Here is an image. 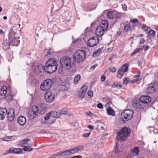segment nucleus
Wrapping results in <instances>:
<instances>
[{"label":"nucleus","instance_id":"obj_11","mask_svg":"<svg viewBox=\"0 0 158 158\" xmlns=\"http://www.w3.org/2000/svg\"><path fill=\"white\" fill-rule=\"evenodd\" d=\"M57 66H50L45 65L44 66V70L47 74H52L55 72L57 70Z\"/></svg>","mask_w":158,"mask_h":158},{"label":"nucleus","instance_id":"obj_64","mask_svg":"<svg viewBox=\"0 0 158 158\" xmlns=\"http://www.w3.org/2000/svg\"><path fill=\"white\" fill-rule=\"evenodd\" d=\"M149 47L148 46H146L144 48V50L145 51H147L149 48Z\"/></svg>","mask_w":158,"mask_h":158},{"label":"nucleus","instance_id":"obj_15","mask_svg":"<svg viewBox=\"0 0 158 158\" xmlns=\"http://www.w3.org/2000/svg\"><path fill=\"white\" fill-rule=\"evenodd\" d=\"M22 152V150L20 148H11L5 152L4 155H6L9 153L21 154Z\"/></svg>","mask_w":158,"mask_h":158},{"label":"nucleus","instance_id":"obj_42","mask_svg":"<svg viewBox=\"0 0 158 158\" xmlns=\"http://www.w3.org/2000/svg\"><path fill=\"white\" fill-rule=\"evenodd\" d=\"M61 112L63 114H66L68 113V109L66 108H63L61 110Z\"/></svg>","mask_w":158,"mask_h":158},{"label":"nucleus","instance_id":"obj_43","mask_svg":"<svg viewBox=\"0 0 158 158\" xmlns=\"http://www.w3.org/2000/svg\"><path fill=\"white\" fill-rule=\"evenodd\" d=\"M133 152L135 153L136 155H138L139 152V150L137 147H135L134 148L133 150Z\"/></svg>","mask_w":158,"mask_h":158},{"label":"nucleus","instance_id":"obj_28","mask_svg":"<svg viewBox=\"0 0 158 158\" xmlns=\"http://www.w3.org/2000/svg\"><path fill=\"white\" fill-rule=\"evenodd\" d=\"M31 111L33 112V114H35V115H37L38 114L39 111L38 108L37 106H32Z\"/></svg>","mask_w":158,"mask_h":158},{"label":"nucleus","instance_id":"obj_39","mask_svg":"<svg viewBox=\"0 0 158 158\" xmlns=\"http://www.w3.org/2000/svg\"><path fill=\"white\" fill-rule=\"evenodd\" d=\"M52 113V111H51L46 114V115L44 117V120L46 121L48 120L49 118Z\"/></svg>","mask_w":158,"mask_h":158},{"label":"nucleus","instance_id":"obj_22","mask_svg":"<svg viewBox=\"0 0 158 158\" xmlns=\"http://www.w3.org/2000/svg\"><path fill=\"white\" fill-rule=\"evenodd\" d=\"M12 43V42H9V40H8V41L7 40H4L2 43V47L3 49L5 50L8 49L10 48V44Z\"/></svg>","mask_w":158,"mask_h":158},{"label":"nucleus","instance_id":"obj_3","mask_svg":"<svg viewBox=\"0 0 158 158\" xmlns=\"http://www.w3.org/2000/svg\"><path fill=\"white\" fill-rule=\"evenodd\" d=\"M134 111L132 110L127 109L122 113L121 119L124 123L131 119L133 117Z\"/></svg>","mask_w":158,"mask_h":158},{"label":"nucleus","instance_id":"obj_61","mask_svg":"<svg viewBox=\"0 0 158 158\" xmlns=\"http://www.w3.org/2000/svg\"><path fill=\"white\" fill-rule=\"evenodd\" d=\"M140 80L138 79H135V80H132L131 81V83H135V82L137 81H139Z\"/></svg>","mask_w":158,"mask_h":158},{"label":"nucleus","instance_id":"obj_45","mask_svg":"<svg viewBox=\"0 0 158 158\" xmlns=\"http://www.w3.org/2000/svg\"><path fill=\"white\" fill-rule=\"evenodd\" d=\"M141 49V48H136L134 50L133 53H132V54L131 55V56H132L133 55H134L136 54V53L139 52Z\"/></svg>","mask_w":158,"mask_h":158},{"label":"nucleus","instance_id":"obj_58","mask_svg":"<svg viewBox=\"0 0 158 158\" xmlns=\"http://www.w3.org/2000/svg\"><path fill=\"white\" fill-rule=\"evenodd\" d=\"M153 130V132L155 134H156V132L157 133H158V132L157 131L156 129L155 130L154 128L152 127H150Z\"/></svg>","mask_w":158,"mask_h":158},{"label":"nucleus","instance_id":"obj_41","mask_svg":"<svg viewBox=\"0 0 158 158\" xmlns=\"http://www.w3.org/2000/svg\"><path fill=\"white\" fill-rule=\"evenodd\" d=\"M33 149V148L29 147L28 146H24V148H23V150L26 152L31 151H32Z\"/></svg>","mask_w":158,"mask_h":158},{"label":"nucleus","instance_id":"obj_62","mask_svg":"<svg viewBox=\"0 0 158 158\" xmlns=\"http://www.w3.org/2000/svg\"><path fill=\"white\" fill-rule=\"evenodd\" d=\"M87 128H89L90 130H93L94 128V127L91 125H89L88 126Z\"/></svg>","mask_w":158,"mask_h":158},{"label":"nucleus","instance_id":"obj_19","mask_svg":"<svg viewBox=\"0 0 158 158\" xmlns=\"http://www.w3.org/2000/svg\"><path fill=\"white\" fill-rule=\"evenodd\" d=\"M45 65L50 66H56L58 67V63L55 59H50L46 62Z\"/></svg>","mask_w":158,"mask_h":158},{"label":"nucleus","instance_id":"obj_63","mask_svg":"<svg viewBox=\"0 0 158 158\" xmlns=\"http://www.w3.org/2000/svg\"><path fill=\"white\" fill-rule=\"evenodd\" d=\"M152 40L151 38L148 37L147 40V42L148 43H150L152 41Z\"/></svg>","mask_w":158,"mask_h":158},{"label":"nucleus","instance_id":"obj_1","mask_svg":"<svg viewBox=\"0 0 158 158\" xmlns=\"http://www.w3.org/2000/svg\"><path fill=\"white\" fill-rule=\"evenodd\" d=\"M151 98L148 96H142L139 99L136 100L132 104L133 107L139 109H143V104H149L151 102Z\"/></svg>","mask_w":158,"mask_h":158},{"label":"nucleus","instance_id":"obj_55","mask_svg":"<svg viewBox=\"0 0 158 158\" xmlns=\"http://www.w3.org/2000/svg\"><path fill=\"white\" fill-rule=\"evenodd\" d=\"M97 66L98 64H94L91 67L90 69H91L94 70L96 66Z\"/></svg>","mask_w":158,"mask_h":158},{"label":"nucleus","instance_id":"obj_21","mask_svg":"<svg viewBox=\"0 0 158 158\" xmlns=\"http://www.w3.org/2000/svg\"><path fill=\"white\" fill-rule=\"evenodd\" d=\"M17 120L18 124L22 126H23L26 122L25 118L22 116L19 117Z\"/></svg>","mask_w":158,"mask_h":158},{"label":"nucleus","instance_id":"obj_46","mask_svg":"<svg viewBox=\"0 0 158 158\" xmlns=\"http://www.w3.org/2000/svg\"><path fill=\"white\" fill-rule=\"evenodd\" d=\"M142 28L143 31H147L148 30V27L145 24H143L142 25Z\"/></svg>","mask_w":158,"mask_h":158},{"label":"nucleus","instance_id":"obj_14","mask_svg":"<svg viewBox=\"0 0 158 158\" xmlns=\"http://www.w3.org/2000/svg\"><path fill=\"white\" fill-rule=\"evenodd\" d=\"M44 71V66L42 64L36 66L34 69L35 73L40 77L43 75Z\"/></svg>","mask_w":158,"mask_h":158},{"label":"nucleus","instance_id":"obj_27","mask_svg":"<svg viewBox=\"0 0 158 158\" xmlns=\"http://www.w3.org/2000/svg\"><path fill=\"white\" fill-rule=\"evenodd\" d=\"M122 85H121L119 82H115L111 86L112 88H116L118 89H121L122 87Z\"/></svg>","mask_w":158,"mask_h":158},{"label":"nucleus","instance_id":"obj_23","mask_svg":"<svg viewBox=\"0 0 158 158\" xmlns=\"http://www.w3.org/2000/svg\"><path fill=\"white\" fill-rule=\"evenodd\" d=\"M99 26H101L104 28L105 30H106L108 26V21L106 20H102Z\"/></svg>","mask_w":158,"mask_h":158},{"label":"nucleus","instance_id":"obj_50","mask_svg":"<svg viewBox=\"0 0 158 158\" xmlns=\"http://www.w3.org/2000/svg\"><path fill=\"white\" fill-rule=\"evenodd\" d=\"M91 133V131H90L89 132L87 133H85L83 134V136L84 137H87L89 136L90 134Z\"/></svg>","mask_w":158,"mask_h":158},{"label":"nucleus","instance_id":"obj_4","mask_svg":"<svg viewBox=\"0 0 158 158\" xmlns=\"http://www.w3.org/2000/svg\"><path fill=\"white\" fill-rule=\"evenodd\" d=\"M86 53L85 51L79 50L75 52L73 55V60L76 62H82L85 58Z\"/></svg>","mask_w":158,"mask_h":158},{"label":"nucleus","instance_id":"obj_13","mask_svg":"<svg viewBox=\"0 0 158 158\" xmlns=\"http://www.w3.org/2000/svg\"><path fill=\"white\" fill-rule=\"evenodd\" d=\"M128 64H125L122 67L121 69H119L118 71L117 77L119 78H121L123 76V73L126 72L128 69Z\"/></svg>","mask_w":158,"mask_h":158},{"label":"nucleus","instance_id":"obj_37","mask_svg":"<svg viewBox=\"0 0 158 158\" xmlns=\"http://www.w3.org/2000/svg\"><path fill=\"white\" fill-rule=\"evenodd\" d=\"M81 78V76L80 75L77 74L76 76L74 79V82L75 84H77L79 81L80 80Z\"/></svg>","mask_w":158,"mask_h":158},{"label":"nucleus","instance_id":"obj_17","mask_svg":"<svg viewBox=\"0 0 158 158\" xmlns=\"http://www.w3.org/2000/svg\"><path fill=\"white\" fill-rule=\"evenodd\" d=\"M15 110L11 108L8 110L7 117L8 119L10 121H13L15 118Z\"/></svg>","mask_w":158,"mask_h":158},{"label":"nucleus","instance_id":"obj_51","mask_svg":"<svg viewBox=\"0 0 158 158\" xmlns=\"http://www.w3.org/2000/svg\"><path fill=\"white\" fill-rule=\"evenodd\" d=\"M106 77L105 76L104 74L102 75L101 77V81H103V82L105 81L106 79Z\"/></svg>","mask_w":158,"mask_h":158},{"label":"nucleus","instance_id":"obj_48","mask_svg":"<svg viewBox=\"0 0 158 158\" xmlns=\"http://www.w3.org/2000/svg\"><path fill=\"white\" fill-rule=\"evenodd\" d=\"M87 94L90 98H92L93 96V93L91 90H89L87 92Z\"/></svg>","mask_w":158,"mask_h":158},{"label":"nucleus","instance_id":"obj_18","mask_svg":"<svg viewBox=\"0 0 158 158\" xmlns=\"http://www.w3.org/2000/svg\"><path fill=\"white\" fill-rule=\"evenodd\" d=\"M106 30L101 26H98L96 30V34L98 36H102L104 34V32Z\"/></svg>","mask_w":158,"mask_h":158},{"label":"nucleus","instance_id":"obj_54","mask_svg":"<svg viewBox=\"0 0 158 158\" xmlns=\"http://www.w3.org/2000/svg\"><path fill=\"white\" fill-rule=\"evenodd\" d=\"M86 114L87 115L92 117V115H93V113L90 111L87 112Z\"/></svg>","mask_w":158,"mask_h":158},{"label":"nucleus","instance_id":"obj_5","mask_svg":"<svg viewBox=\"0 0 158 158\" xmlns=\"http://www.w3.org/2000/svg\"><path fill=\"white\" fill-rule=\"evenodd\" d=\"M131 131L127 127H123L122 130L119 132V134L117 133V138L118 140L122 141L126 140L127 137L130 135Z\"/></svg>","mask_w":158,"mask_h":158},{"label":"nucleus","instance_id":"obj_47","mask_svg":"<svg viewBox=\"0 0 158 158\" xmlns=\"http://www.w3.org/2000/svg\"><path fill=\"white\" fill-rule=\"evenodd\" d=\"M108 69H109V71H110V72H112V73H114L116 71V69L115 67H109L108 68Z\"/></svg>","mask_w":158,"mask_h":158},{"label":"nucleus","instance_id":"obj_36","mask_svg":"<svg viewBox=\"0 0 158 158\" xmlns=\"http://www.w3.org/2000/svg\"><path fill=\"white\" fill-rule=\"evenodd\" d=\"M47 110L48 108L46 106L40 107V114H44L47 111Z\"/></svg>","mask_w":158,"mask_h":158},{"label":"nucleus","instance_id":"obj_35","mask_svg":"<svg viewBox=\"0 0 158 158\" xmlns=\"http://www.w3.org/2000/svg\"><path fill=\"white\" fill-rule=\"evenodd\" d=\"M148 36L153 38L155 36V32L152 30H150L148 33Z\"/></svg>","mask_w":158,"mask_h":158},{"label":"nucleus","instance_id":"obj_25","mask_svg":"<svg viewBox=\"0 0 158 158\" xmlns=\"http://www.w3.org/2000/svg\"><path fill=\"white\" fill-rule=\"evenodd\" d=\"M106 110L108 115L112 116L115 115V114L114 111L110 107H109V108Z\"/></svg>","mask_w":158,"mask_h":158},{"label":"nucleus","instance_id":"obj_9","mask_svg":"<svg viewBox=\"0 0 158 158\" xmlns=\"http://www.w3.org/2000/svg\"><path fill=\"white\" fill-rule=\"evenodd\" d=\"M45 98L47 102L51 103L53 102L55 97V94L50 91L46 92L45 94Z\"/></svg>","mask_w":158,"mask_h":158},{"label":"nucleus","instance_id":"obj_34","mask_svg":"<svg viewBox=\"0 0 158 158\" xmlns=\"http://www.w3.org/2000/svg\"><path fill=\"white\" fill-rule=\"evenodd\" d=\"M132 22L133 23L132 25V28L134 29L135 27L139 23L138 20L136 19H134L132 20Z\"/></svg>","mask_w":158,"mask_h":158},{"label":"nucleus","instance_id":"obj_49","mask_svg":"<svg viewBox=\"0 0 158 158\" xmlns=\"http://www.w3.org/2000/svg\"><path fill=\"white\" fill-rule=\"evenodd\" d=\"M60 156V155L59 154V152L56 153L53 155V156L50 157V158H56V157H58Z\"/></svg>","mask_w":158,"mask_h":158},{"label":"nucleus","instance_id":"obj_60","mask_svg":"<svg viewBox=\"0 0 158 158\" xmlns=\"http://www.w3.org/2000/svg\"><path fill=\"white\" fill-rule=\"evenodd\" d=\"M122 8L123 10H126L127 7L125 4L122 5Z\"/></svg>","mask_w":158,"mask_h":158},{"label":"nucleus","instance_id":"obj_20","mask_svg":"<svg viewBox=\"0 0 158 158\" xmlns=\"http://www.w3.org/2000/svg\"><path fill=\"white\" fill-rule=\"evenodd\" d=\"M8 110L6 108H0V119L3 120L7 114Z\"/></svg>","mask_w":158,"mask_h":158},{"label":"nucleus","instance_id":"obj_32","mask_svg":"<svg viewBox=\"0 0 158 158\" xmlns=\"http://www.w3.org/2000/svg\"><path fill=\"white\" fill-rule=\"evenodd\" d=\"M33 113V112L31 111H29L28 113V116L31 119H33L37 116L35 115Z\"/></svg>","mask_w":158,"mask_h":158},{"label":"nucleus","instance_id":"obj_2","mask_svg":"<svg viewBox=\"0 0 158 158\" xmlns=\"http://www.w3.org/2000/svg\"><path fill=\"white\" fill-rule=\"evenodd\" d=\"M14 27L13 26L11 27L10 29V31L9 32L8 40L10 42L14 43L13 45H15L16 46H18L19 44L20 41L19 40V37L18 35V34L16 32L14 31L13 29Z\"/></svg>","mask_w":158,"mask_h":158},{"label":"nucleus","instance_id":"obj_29","mask_svg":"<svg viewBox=\"0 0 158 158\" xmlns=\"http://www.w3.org/2000/svg\"><path fill=\"white\" fill-rule=\"evenodd\" d=\"M7 93V90H0V99L5 98Z\"/></svg>","mask_w":158,"mask_h":158},{"label":"nucleus","instance_id":"obj_33","mask_svg":"<svg viewBox=\"0 0 158 158\" xmlns=\"http://www.w3.org/2000/svg\"><path fill=\"white\" fill-rule=\"evenodd\" d=\"M52 116L55 118H58L61 115V113L60 111L59 112H56V111H54L53 112H52Z\"/></svg>","mask_w":158,"mask_h":158},{"label":"nucleus","instance_id":"obj_6","mask_svg":"<svg viewBox=\"0 0 158 158\" xmlns=\"http://www.w3.org/2000/svg\"><path fill=\"white\" fill-rule=\"evenodd\" d=\"M71 62L70 58L67 56L63 57L60 59L62 67L66 69H69L71 68Z\"/></svg>","mask_w":158,"mask_h":158},{"label":"nucleus","instance_id":"obj_38","mask_svg":"<svg viewBox=\"0 0 158 158\" xmlns=\"http://www.w3.org/2000/svg\"><path fill=\"white\" fill-rule=\"evenodd\" d=\"M46 52H47V54H45V56H48V55L52 54L53 52L52 51V49H49L44 50V53L46 54Z\"/></svg>","mask_w":158,"mask_h":158},{"label":"nucleus","instance_id":"obj_8","mask_svg":"<svg viewBox=\"0 0 158 158\" xmlns=\"http://www.w3.org/2000/svg\"><path fill=\"white\" fill-rule=\"evenodd\" d=\"M53 83V81L52 79H47L41 83L40 89L42 91L47 90L51 88Z\"/></svg>","mask_w":158,"mask_h":158},{"label":"nucleus","instance_id":"obj_7","mask_svg":"<svg viewBox=\"0 0 158 158\" xmlns=\"http://www.w3.org/2000/svg\"><path fill=\"white\" fill-rule=\"evenodd\" d=\"M122 14V13H117L114 10L108 11L106 15L109 19L114 20L116 22L120 18Z\"/></svg>","mask_w":158,"mask_h":158},{"label":"nucleus","instance_id":"obj_52","mask_svg":"<svg viewBox=\"0 0 158 158\" xmlns=\"http://www.w3.org/2000/svg\"><path fill=\"white\" fill-rule=\"evenodd\" d=\"M128 82V78H126L125 79H124L123 81V84L124 85H126Z\"/></svg>","mask_w":158,"mask_h":158},{"label":"nucleus","instance_id":"obj_10","mask_svg":"<svg viewBox=\"0 0 158 158\" xmlns=\"http://www.w3.org/2000/svg\"><path fill=\"white\" fill-rule=\"evenodd\" d=\"M158 90V82L151 84L147 88L146 91L148 93H153Z\"/></svg>","mask_w":158,"mask_h":158},{"label":"nucleus","instance_id":"obj_53","mask_svg":"<svg viewBox=\"0 0 158 158\" xmlns=\"http://www.w3.org/2000/svg\"><path fill=\"white\" fill-rule=\"evenodd\" d=\"M97 107L99 109H102L103 108V106L101 103H99L97 105Z\"/></svg>","mask_w":158,"mask_h":158},{"label":"nucleus","instance_id":"obj_26","mask_svg":"<svg viewBox=\"0 0 158 158\" xmlns=\"http://www.w3.org/2000/svg\"><path fill=\"white\" fill-rule=\"evenodd\" d=\"M31 139H24L23 140L21 141L19 143V144L23 147H24V145L26 144H29V143L27 142L30 141Z\"/></svg>","mask_w":158,"mask_h":158},{"label":"nucleus","instance_id":"obj_40","mask_svg":"<svg viewBox=\"0 0 158 158\" xmlns=\"http://www.w3.org/2000/svg\"><path fill=\"white\" fill-rule=\"evenodd\" d=\"M69 150L70 154H74L77 152L76 147Z\"/></svg>","mask_w":158,"mask_h":158},{"label":"nucleus","instance_id":"obj_31","mask_svg":"<svg viewBox=\"0 0 158 158\" xmlns=\"http://www.w3.org/2000/svg\"><path fill=\"white\" fill-rule=\"evenodd\" d=\"M124 30L126 32H128L131 30V26L130 24H126L124 26Z\"/></svg>","mask_w":158,"mask_h":158},{"label":"nucleus","instance_id":"obj_24","mask_svg":"<svg viewBox=\"0 0 158 158\" xmlns=\"http://www.w3.org/2000/svg\"><path fill=\"white\" fill-rule=\"evenodd\" d=\"M59 154L60 156H65L69 155L70 154V152H69V150H68L63 152H59Z\"/></svg>","mask_w":158,"mask_h":158},{"label":"nucleus","instance_id":"obj_12","mask_svg":"<svg viewBox=\"0 0 158 158\" xmlns=\"http://www.w3.org/2000/svg\"><path fill=\"white\" fill-rule=\"evenodd\" d=\"M99 42V38L96 36L90 38L88 41L87 45L90 47L97 45Z\"/></svg>","mask_w":158,"mask_h":158},{"label":"nucleus","instance_id":"obj_16","mask_svg":"<svg viewBox=\"0 0 158 158\" xmlns=\"http://www.w3.org/2000/svg\"><path fill=\"white\" fill-rule=\"evenodd\" d=\"M87 89V87L85 85H83L81 88L80 90L78 92V96L79 98H83L85 94Z\"/></svg>","mask_w":158,"mask_h":158},{"label":"nucleus","instance_id":"obj_56","mask_svg":"<svg viewBox=\"0 0 158 158\" xmlns=\"http://www.w3.org/2000/svg\"><path fill=\"white\" fill-rule=\"evenodd\" d=\"M99 55L98 52H96L93 53V56L94 57H96L97 56H98Z\"/></svg>","mask_w":158,"mask_h":158},{"label":"nucleus","instance_id":"obj_57","mask_svg":"<svg viewBox=\"0 0 158 158\" xmlns=\"http://www.w3.org/2000/svg\"><path fill=\"white\" fill-rule=\"evenodd\" d=\"M7 90V87L6 86H2V87L1 88V89H0V90H2V91L3 90Z\"/></svg>","mask_w":158,"mask_h":158},{"label":"nucleus","instance_id":"obj_44","mask_svg":"<svg viewBox=\"0 0 158 158\" xmlns=\"http://www.w3.org/2000/svg\"><path fill=\"white\" fill-rule=\"evenodd\" d=\"M76 147L77 152L82 150L84 148V147L83 145L77 146Z\"/></svg>","mask_w":158,"mask_h":158},{"label":"nucleus","instance_id":"obj_59","mask_svg":"<svg viewBox=\"0 0 158 158\" xmlns=\"http://www.w3.org/2000/svg\"><path fill=\"white\" fill-rule=\"evenodd\" d=\"M70 158H82V157L81 156L78 155L76 156H74Z\"/></svg>","mask_w":158,"mask_h":158},{"label":"nucleus","instance_id":"obj_30","mask_svg":"<svg viewBox=\"0 0 158 158\" xmlns=\"http://www.w3.org/2000/svg\"><path fill=\"white\" fill-rule=\"evenodd\" d=\"M12 96L10 94H8L6 96L5 95V98L7 102H10L12 100Z\"/></svg>","mask_w":158,"mask_h":158}]
</instances>
